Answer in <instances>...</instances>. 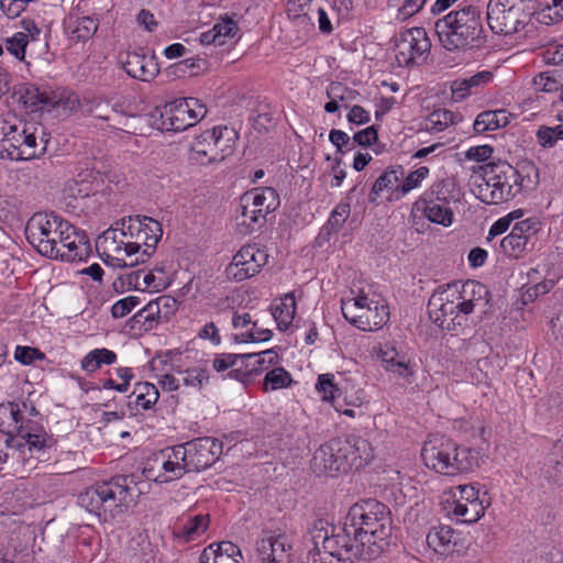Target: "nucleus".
<instances>
[{"mask_svg": "<svg viewBox=\"0 0 563 563\" xmlns=\"http://www.w3.org/2000/svg\"><path fill=\"white\" fill-rule=\"evenodd\" d=\"M344 531L347 536L353 534L362 552L367 547V554L376 556L384 551L391 536L390 510L376 499L354 504L347 512Z\"/></svg>", "mask_w": 563, "mask_h": 563, "instance_id": "2", "label": "nucleus"}, {"mask_svg": "<svg viewBox=\"0 0 563 563\" xmlns=\"http://www.w3.org/2000/svg\"><path fill=\"white\" fill-rule=\"evenodd\" d=\"M141 492L133 476L118 475L87 488L79 495V504L104 521L114 519L136 504Z\"/></svg>", "mask_w": 563, "mask_h": 563, "instance_id": "5", "label": "nucleus"}, {"mask_svg": "<svg viewBox=\"0 0 563 563\" xmlns=\"http://www.w3.org/2000/svg\"><path fill=\"white\" fill-rule=\"evenodd\" d=\"M0 415H9L13 422V429L8 433L16 432L18 437L22 434L31 424H23V413L19 405L9 402L8 405L0 406Z\"/></svg>", "mask_w": 563, "mask_h": 563, "instance_id": "47", "label": "nucleus"}, {"mask_svg": "<svg viewBox=\"0 0 563 563\" xmlns=\"http://www.w3.org/2000/svg\"><path fill=\"white\" fill-rule=\"evenodd\" d=\"M482 169L484 183L477 189L481 200L487 205L508 201L537 184L538 170L532 164H525L517 169L505 161H498L486 164Z\"/></svg>", "mask_w": 563, "mask_h": 563, "instance_id": "3", "label": "nucleus"}, {"mask_svg": "<svg viewBox=\"0 0 563 563\" xmlns=\"http://www.w3.org/2000/svg\"><path fill=\"white\" fill-rule=\"evenodd\" d=\"M429 168L426 166L419 167L411 172L401 184L397 187V199L407 195L410 190L417 188L421 181L428 176Z\"/></svg>", "mask_w": 563, "mask_h": 563, "instance_id": "44", "label": "nucleus"}, {"mask_svg": "<svg viewBox=\"0 0 563 563\" xmlns=\"http://www.w3.org/2000/svg\"><path fill=\"white\" fill-rule=\"evenodd\" d=\"M241 362L250 363L249 369L251 374L257 375L263 369L278 362V354L273 350H266L260 353H244L241 354Z\"/></svg>", "mask_w": 563, "mask_h": 563, "instance_id": "32", "label": "nucleus"}, {"mask_svg": "<svg viewBox=\"0 0 563 563\" xmlns=\"http://www.w3.org/2000/svg\"><path fill=\"white\" fill-rule=\"evenodd\" d=\"M279 206V196L272 187L254 188L240 197L236 211V225L242 234L262 229L268 213Z\"/></svg>", "mask_w": 563, "mask_h": 563, "instance_id": "8", "label": "nucleus"}, {"mask_svg": "<svg viewBox=\"0 0 563 563\" xmlns=\"http://www.w3.org/2000/svg\"><path fill=\"white\" fill-rule=\"evenodd\" d=\"M20 101L32 111L55 108L58 101L51 98L47 93L40 91V89L32 85L25 84L18 90Z\"/></svg>", "mask_w": 563, "mask_h": 563, "instance_id": "26", "label": "nucleus"}, {"mask_svg": "<svg viewBox=\"0 0 563 563\" xmlns=\"http://www.w3.org/2000/svg\"><path fill=\"white\" fill-rule=\"evenodd\" d=\"M31 0H0V5L5 15L14 19L21 14Z\"/></svg>", "mask_w": 563, "mask_h": 563, "instance_id": "63", "label": "nucleus"}, {"mask_svg": "<svg viewBox=\"0 0 563 563\" xmlns=\"http://www.w3.org/2000/svg\"><path fill=\"white\" fill-rule=\"evenodd\" d=\"M209 380V374L207 369L203 368H189L185 372V376L183 382L187 386L201 388Z\"/></svg>", "mask_w": 563, "mask_h": 563, "instance_id": "55", "label": "nucleus"}, {"mask_svg": "<svg viewBox=\"0 0 563 563\" xmlns=\"http://www.w3.org/2000/svg\"><path fill=\"white\" fill-rule=\"evenodd\" d=\"M273 335V332L268 329L260 328L256 324V328L253 327L250 331L241 334L234 335V341L238 343H249V342H266Z\"/></svg>", "mask_w": 563, "mask_h": 563, "instance_id": "53", "label": "nucleus"}, {"mask_svg": "<svg viewBox=\"0 0 563 563\" xmlns=\"http://www.w3.org/2000/svg\"><path fill=\"white\" fill-rule=\"evenodd\" d=\"M427 543L437 553L446 555L454 551L456 533L449 526L434 527L427 534Z\"/></svg>", "mask_w": 563, "mask_h": 563, "instance_id": "27", "label": "nucleus"}, {"mask_svg": "<svg viewBox=\"0 0 563 563\" xmlns=\"http://www.w3.org/2000/svg\"><path fill=\"white\" fill-rule=\"evenodd\" d=\"M427 0H406L398 10L397 19L405 21L412 16L423 8Z\"/></svg>", "mask_w": 563, "mask_h": 563, "instance_id": "64", "label": "nucleus"}, {"mask_svg": "<svg viewBox=\"0 0 563 563\" xmlns=\"http://www.w3.org/2000/svg\"><path fill=\"white\" fill-rule=\"evenodd\" d=\"M209 515L200 514L188 517L185 522L177 525L173 536L184 542H190L200 537L209 528Z\"/></svg>", "mask_w": 563, "mask_h": 563, "instance_id": "29", "label": "nucleus"}, {"mask_svg": "<svg viewBox=\"0 0 563 563\" xmlns=\"http://www.w3.org/2000/svg\"><path fill=\"white\" fill-rule=\"evenodd\" d=\"M421 457L427 467L450 476L467 472L475 464L471 449L460 446L442 434H432L424 442Z\"/></svg>", "mask_w": 563, "mask_h": 563, "instance_id": "7", "label": "nucleus"}, {"mask_svg": "<svg viewBox=\"0 0 563 563\" xmlns=\"http://www.w3.org/2000/svg\"><path fill=\"white\" fill-rule=\"evenodd\" d=\"M292 383L290 374L283 367L269 371L264 378L263 389L265 391L288 387Z\"/></svg>", "mask_w": 563, "mask_h": 563, "instance_id": "39", "label": "nucleus"}, {"mask_svg": "<svg viewBox=\"0 0 563 563\" xmlns=\"http://www.w3.org/2000/svg\"><path fill=\"white\" fill-rule=\"evenodd\" d=\"M453 196L450 195V190L442 183L435 184L432 186L430 191H428L424 197L420 200V202H426L430 205H441L443 207H451V201H453Z\"/></svg>", "mask_w": 563, "mask_h": 563, "instance_id": "42", "label": "nucleus"}, {"mask_svg": "<svg viewBox=\"0 0 563 563\" xmlns=\"http://www.w3.org/2000/svg\"><path fill=\"white\" fill-rule=\"evenodd\" d=\"M288 550H290V545L287 544L284 536L263 538L257 543V551L263 563H288Z\"/></svg>", "mask_w": 563, "mask_h": 563, "instance_id": "25", "label": "nucleus"}, {"mask_svg": "<svg viewBox=\"0 0 563 563\" xmlns=\"http://www.w3.org/2000/svg\"><path fill=\"white\" fill-rule=\"evenodd\" d=\"M9 132V139H7L5 144V157L12 161H16L14 158V153H21L23 146V135L26 133V122H23L15 117L11 118V124H2V130Z\"/></svg>", "mask_w": 563, "mask_h": 563, "instance_id": "30", "label": "nucleus"}, {"mask_svg": "<svg viewBox=\"0 0 563 563\" xmlns=\"http://www.w3.org/2000/svg\"><path fill=\"white\" fill-rule=\"evenodd\" d=\"M456 286V299L460 306V313L468 316L476 309L486 312V308L489 305V290L488 288L473 279H467Z\"/></svg>", "mask_w": 563, "mask_h": 563, "instance_id": "18", "label": "nucleus"}, {"mask_svg": "<svg viewBox=\"0 0 563 563\" xmlns=\"http://www.w3.org/2000/svg\"><path fill=\"white\" fill-rule=\"evenodd\" d=\"M164 280L156 282V276L153 272L144 274L143 271H137L129 275V285H134L137 289L141 288V286H144V288H154L158 290L161 286H164Z\"/></svg>", "mask_w": 563, "mask_h": 563, "instance_id": "51", "label": "nucleus"}, {"mask_svg": "<svg viewBox=\"0 0 563 563\" xmlns=\"http://www.w3.org/2000/svg\"><path fill=\"white\" fill-rule=\"evenodd\" d=\"M7 49L16 59L23 60L25 56V48L29 43L27 34L23 32L15 33L12 37L7 40Z\"/></svg>", "mask_w": 563, "mask_h": 563, "instance_id": "52", "label": "nucleus"}, {"mask_svg": "<svg viewBox=\"0 0 563 563\" xmlns=\"http://www.w3.org/2000/svg\"><path fill=\"white\" fill-rule=\"evenodd\" d=\"M431 41L423 27H411L395 37V57L400 67H409L426 60L430 54Z\"/></svg>", "mask_w": 563, "mask_h": 563, "instance_id": "13", "label": "nucleus"}, {"mask_svg": "<svg viewBox=\"0 0 563 563\" xmlns=\"http://www.w3.org/2000/svg\"><path fill=\"white\" fill-rule=\"evenodd\" d=\"M140 299L135 296H129L117 301L111 308L113 318L119 319L129 314L137 305Z\"/></svg>", "mask_w": 563, "mask_h": 563, "instance_id": "54", "label": "nucleus"}, {"mask_svg": "<svg viewBox=\"0 0 563 563\" xmlns=\"http://www.w3.org/2000/svg\"><path fill=\"white\" fill-rule=\"evenodd\" d=\"M325 93L329 99L339 102L354 101L360 96L357 90L349 88L340 81H331Z\"/></svg>", "mask_w": 563, "mask_h": 563, "instance_id": "45", "label": "nucleus"}, {"mask_svg": "<svg viewBox=\"0 0 563 563\" xmlns=\"http://www.w3.org/2000/svg\"><path fill=\"white\" fill-rule=\"evenodd\" d=\"M200 563H240L239 560L223 556L214 551V544L207 547L199 558Z\"/></svg>", "mask_w": 563, "mask_h": 563, "instance_id": "60", "label": "nucleus"}, {"mask_svg": "<svg viewBox=\"0 0 563 563\" xmlns=\"http://www.w3.org/2000/svg\"><path fill=\"white\" fill-rule=\"evenodd\" d=\"M89 112L95 118L110 121V100L104 98H95L90 103Z\"/></svg>", "mask_w": 563, "mask_h": 563, "instance_id": "59", "label": "nucleus"}, {"mask_svg": "<svg viewBox=\"0 0 563 563\" xmlns=\"http://www.w3.org/2000/svg\"><path fill=\"white\" fill-rule=\"evenodd\" d=\"M121 64L125 73L142 81H150L158 74L157 64L152 57H147L143 49L126 52L121 55Z\"/></svg>", "mask_w": 563, "mask_h": 563, "instance_id": "20", "label": "nucleus"}, {"mask_svg": "<svg viewBox=\"0 0 563 563\" xmlns=\"http://www.w3.org/2000/svg\"><path fill=\"white\" fill-rule=\"evenodd\" d=\"M511 118H514V114L505 109L483 111L477 114L473 128L476 133L495 131L507 126Z\"/></svg>", "mask_w": 563, "mask_h": 563, "instance_id": "28", "label": "nucleus"}, {"mask_svg": "<svg viewBox=\"0 0 563 563\" xmlns=\"http://www.w3.org/2000/svg\"><path fill=\"white\" fill-rule=\"evenodd\" d=\"M378 140V132L375 125H371L356 132L353 136V143L360 146H369Z\"/></svg>", "mask_w": 563, "mask_h": 563, "instance_id": "61", "label": "nucleus"}, {"mask_svg": "<svg viewBox=\"0 0 563 563\" xmlns=\"http://www.w3.org/2000/svg\"><path fill=\"white\" fill-rule=\"evenodd\" d=\"M540 230V222L536 219L529 218L517 222L511 232L500 241V250L504 255L510 258H521L523 255L533 249L531 239Z\"/></svg>", "mask_w": 563, "mask_h": 563, "instance_id": "15", "label": "nucleus"}, {"mask_svg": "<svg viewBox=\"0 0 563 563\" xmlns=\"http://www.w3.org/2000/svg\"><path fill=\"white\" fill-rule=\"evenodd\" d=\"M70 230V223L55 212H36L25 225L27 242L43 256L57 260L58 240Z\"/></svg>", "mask_w": 563, "mask_h": 563, "instance_id": "9", "label": "nucleus"}, {"mask_svg": "<svg viewBox=\"0 0 563 563\" xmlns=\"http://www.w3.org/2000/svg\"><path fill=\"white\" fill-rule=\"evenodd\" d=\"M432 129L443 131L449 125L457 123L460 120L459 114L448 109H437L432 111L428 118Z\"/></svg>", "mask_w": 563, "mask_h": 563, "instance_id": "43", "label": "nucleus"}, {"mask_svg": "<svg viewBox=\"0 0 563 563\" xmlns=\"http://www.w3.org/2000/svg\"><path fill=\"white\" fill-rule=\"evenodd\" d=\"M434 29L448 51L481 48L486 43L481 11L475 5L451 11L435 22Z\"/></svg>", "mask_w": 563, "mask_h": 563, "instance_id": "6", "label": "nucleus"}, {"mask_svg": "<svg viewBox=\"0 0 563 563\" xmlns=\"http://www.w3.org/2000/svg\"><path fill=\"white\" fill-rule=\"evenodd\" d=\"M162 467L164 470V474L159 475L156 478V482H159V483H168V482L178 479V478L183 477L184 474L191 472V471L187 470L186 464L178 465V462L169 461V460H166L163 463Z\"/></svg>", "mask_w": 563, "mask_h": 563, "instance_id": "50", "label": "nucleus"}, {"mask_svg": "<svg viewBox=\"0 0 563 563\" xmlns=\"http://www.w3.org/2000/svg\"><path fill=\"white\" fill-rule=\"evenodd\" d=\"M494 78L490 70H482L468 78H457L451 84V97L454 102H461L468 96L477 93Z\"/></svg>", "mask_w": 563, "mask_h": 563, "instance_id": "22", "label": "nucleus"}, {"mask_svg": "<svg viewBox=\"0 0 563 563\" xmlns=\"http://www.w3.org/2000/svg\"><path fill=\"white\" fill-rule=\"evenodd\" d=\"M69 38L75 42H86L97 32L98 24L90 16L78 18L74 25L69 24Z\"/></svg>", "mask_w": 563, "mask_h": 563, "instance_id": "34", "label": "nucleus"}, {"mask_svg": "<svg viewBox=\"0 0 563 563\" xmlns=\"http://www.w3.org/2000/svg\"><path fill=\"white\" fill-rule=\"evenodd\" d=\"M32 126L26 123V133L23 135V146L21 153H14L13 156L16 161L31 159L42 155L45 152V145L38 147L36 142L35 132L31 131Z\"/></svg>", "mask_w": 563, "mask_h": 563, "instance_id": "38", "label": "nucleus"}, {"mask_svg": "<svg viewBox=\"0 0 563 563\" xmlns=\"http://www.w3.org/2000/svg\"><path fill=\"white\" fill-rule=\"evenodd\" d=\"M267 261V253L256 244L244 245L227 266V277L235 282L251 278L261 272Z\"/></svg>", "mask_w": 563, "mask_h": 563, "instance_id": "14", "label": "nucleus"}, {"mask_svg": "<svg viewBox=\"0 0 563 563\" xmlns=\"http://www.w3.org/2000/svg\"><path fill=\"white\" fill-rule=\"evenodd\" d=\"M456 286L457 283H453L439 287L428 301L430 320L441 329L452 332L463 325L456 299Z\"/></svg>", "mask_w": 563, "mask_h": 563, "instance_id": "12", "label": "nucleus"}, {"mask_svg": "<svg viewBox=\"0 0 563 563\" xmlns=\"http://www.w3.org/2000/svg\"><path fill=\"white\" fill-rule=\"evenodd\" d=\"M162 224L151 217L140 216L128 220L122 219L121 228H110L98 238V244L103 251L122 254L128 257L137 255L130 262V267L145 263L156 250L162 239Z\"/></svg>", "mask_w": 563, "mask_h": 563, "instance_id": "1", "label": "nucleus"}, {"mask_svg": "<svg viewBox=\"0 0 563 563\" xmlns=\"http://www.w3.org/2000/svg\"><path fill=\"white\" fill-rule=\"evenodd\" d=\"M172 102L165 103L162 107H155L150 113H147L146 120L147 123L154 129L161 131H167V128H164L167 123L173 122V110Z\"/></svg>", "mask_w": 563, "mask_h": 563, "instance_id": "40", "label": "nucleus"}, {"mask_svg": "<svg viewBox=\"0 0 563 563\" xmlns=\"http://www.w3.org/2000/svg\"><path fill=\"white\" fill-rule=\"evenodd\" d=\"M170 109L173 110V122L164 126L167 128V131L178 132L195 125V121L191 120L189 114L188 102H186L185 98L172 101Z\"/></svg>", "mask_w": 563, "mask_h": 563, "instance_id": "31", "label": "nucleus"}, {"mask_svg": "<svg viewBox=\"0 0 563 563\" xmlns=\"http://www.w3.org/2000/svg\"><path fill=\"white\" fill-rule=\"evenodd\" d=\"M377 356L384 364L386 371L396 374L401 378H409L413 375V365L406 361L405 355H400L396 346L390 343L380 345Z\"/></svg>", "mask_w": 563, "mask_h": 563, "instance_id": "24", "label": "nucleus"}, {"mask_svg": "<svg viewBox=\"0 0 563 563\" xmlns=\"http://www.w3.org/2000/svg\"><path fill=\"white\" fill-rule=\"evenodd\" d=\"M373 459L367 440L357 435L344 439L333 438L316 450L311 460V470L318 476H336L347 473L353 467L360 468Z\"/></svg>", "mask_w": 563, "mask_h": 563, "instance_id": "4", "label": "nucleus"}, {"mask_svg": "<svg viewBox=\"0 0 563 563\" xmlns=\"http://www.w3.org/2000/svg\"><path fill=\"white\" fill-rule=\"evenodd\" d=\"M420 203V201L418 202ZM423 214L433 223L449 227L453 222V210L451 207H443L441 205H430L421 202Z\"/></svg>", "mask_w": 563, "mask_h": 563, "instance_id": "36", "label": "nucleus"}, {"mask_svg": "<svg viewBox=\"0 0 563 563\" xmlns=\"http://www.w3.org/2000/svg\"><path fill=\"white\" fill-rule=\"evenodd\" d=\"M44 357V353L31 346H16L14 352V358L23 365H30L35 360H43Z\"/></svg>", "mask_w": 563, "mask_h": 563, "instance_id": "56", "label": "nucleus"}, {"mask_svg": "<svg viewBox=\"0 0 563 563\" xmlns=\"http://www.w3.org/2000/svg\"><path fill=\"white\" fill-rule=\"evenodd\" d=\"M57 260L75 262L86 261L91 253V245L87 235L78 231L71 223L70 230L58 240Z\"/></svg>", "mask_w": 563, "mask_h": 563, "instance_id": "19", "label": "nucleus"}, {"mask_svg": "<svg viewBox=\"0 0 563 563\" xmlns=\"http://www.w3.org/2000/svg\"><path fill=\"white\" fill-rule=\"evenodd\" d=\"M538 20L547 25L563 20V0H543Z\"/></svg>", "mask_w": 563, "mask_h": 563, "instance_id": "37", "label": "nucleus"}, {"mask_svg": "<svg viewBox=\"0 0 563 563\" xmlns=\"http://www.w3.org/2000/svg\"><path fill=\"white\" fill-rule=\"evenodd\" d=\"M530 13L519 8L487 4V22L490 30L500 35L515 34L528 24Z\"/></svg>", "mask_w": 563, "mask_h": 563, "instance_id": "16", "label": "nucleus"}, {"mask_svg": "<svg viewBox=\"0 0 563 563\" xmlns=\"http://www.w3.org/2000/svg\"><path fill=\"white\" fill-rule=\"evenodd\" d=\"M132 395L135 396L134 405L144 410L150 409L158 400L159 393L155 385L144 382L137 383Z\"/></svg>", "mask_w": 563, "mask_h": 563, "instance_id": "35", "label": "nucleus"}, {"mask_svg": "<svg viewBox=\"0 0 563 563\" xmlns=\"http://www.w3.org/2000/svg\"><path fill=\"white\" fill-rule=\"evenodd\" d=\"M404 174V168L400 165L387 167L375 180L368 195V201L371 203H377L378 198L384 191L389 194V200L394 197L397 199V187L399 186V180Z\"/></svg>", "mask_w": 563, "mask_h": 563, "instance_id": "23", "label": "nucleus"}, {"mask_svg": "<svg viewBox=\"0 0 563 563\" xmlns=\"http://www.w3.org/2000/svg\"><path fill=\"white\" fill-rule=\"evenodd\" d=\"M163 311L159 309V306L156 305V299L150 301L143 309H141L133 319L136 322H141V319L144 320V322H153L158 321L163 318Z\"/></svg>", "mask_w": 563, "mask_h": 563, "instance_id": "57", "label": "nucleus"}, {"mask_svg": "<svg viewBox=\"0 0 563 563\" xmlns=\"http://www.w3.org/2000/svg\"><path fill=\"white\" fill-rule=\"evenodd\" d=\"M235 139V131L228 126L207 130L191 143V158L200 164L222 162L233 153Z\"/></svg>", "mask_w": 563, "mask_h": 563, "instance_id": "10", "label": "nucleus"}, {"mask_svg": "<svg viewBox=\"0 0 563 563\" xmlns=\"http://www.w3.org/2000/svg\"><path fill=\"white\" fill-rule=\"evenodd\" d=\"M333 374H321L318 377L316 389L322 395V399L325 401L334 400L341 395V390L333 382Z\"/></svg>", "mask_w": 563, "mask_h": 563, "instance_id": "46", "label": "nucleus"}, {"mask_svg": "<svg viewBox=\"0 0 563 563\" xmlns=\"http://www.w3.org/2000/svg\"><path fill=\"white\" fill-rule=\"evenodd\" d=\"M350 212V203L342 202L338 205L335 209L331 212L327 224L323 227V230L327 231L328 234L339 232L344 222L346 221V219L349 218Z\"/></svg>", "mask_w": 563, "mask_h": 563, "instance_id": "41", "label": "nucleus"}, {"mask_svg": "<svg viewBox=\"0 0 563 563\" xmlns=\"http://www.w3.org/2000/svg\"><path fill=\"white\" fill-rule=\"evenodd\" d=\"M117 361V354L106 347L90 351L81 360V368L87 373H93L102 365H111Z\"/></svg>", "mask_w": 563, "mask_h": 563, "instance_id": "33", "label": "nucleus"}, {"mask_svg": "<svg viewBox=\"0 0 563 563\" xmlns=\"http://www.w3.org/2000/svg\"><path fill=\"white\" fill-rule=\"evenodd\" d=\"M558 70L545 71L533 78V85L544 92H553L561 89Z\"/></svg>", "mask_w": 563, "mask_h": 563, "instance_id": "48", "label": "nucleus"}, {"mask_svg": "<svg viewBox=\"0 0 563 563\" xmlns=\"http://www.w3.org/2000/svg\"><path fill=\"white\" fill-rule=\"evenodd\" d=\"M241 361V354L235 353H221L217 354L212 366L217 372H224L230 367H234L238 365V362Z\"/></svg>", "mask_w": 563, "mask_h": 563, "instance_id": "58", "label": "nucleus"}, {"mask_svg": "<svg viewBox=\"0 0 563 563\" xmlns=\"http://www.w3.org/2000/svg\"><path fill=\"white\" fill-rule=\"evenodd\" d=\"M286 300H289L290 303L283 302L280 306H277L274 311L272 312V316L278 323V327L280 328L282 324L287 327L295 314V297L292 294L287 295Z\"/></svg>", "mask_w": 563, "mask_h": 563, "instance_id": "49", "label": "nucleus"}, {"mask_svg": "<svg viewBox=\"0 0 563 563\" xmlns=\"http://www.w3.org/2000/svg\"><path fill=\"white\" fill-rule=\"evenodd\" d=\"M177 67L183 73L188 71L189 76H197L207 68V60L203 58H186Z\"/></svg>", "mask_w": 563, "mask_h": 563, "instance_id": "62", "label": "nucleus"}, {"mask_svg": "<svg viewBox=\"0 0 563 563\" xmlns=\"http://www.w3.org/2000/svg\"><path fill=\"white\" fill-rule=\"evenodd\" d=\"M341 310L351 324L363 331H376L389 320L388 306L368 300L366 296L342 300Z\"/></svg>", "mask_w": 563, "mask_h": 563, "instance_id": "11", "label": "nucleus"}, {"mask_svg": "<svg viewBox=\"0 0 563 563\" xmlns=\"http://www.w3.org/2000/svg\"><path fill=\"white\" fill-rule=\"evenodd\" d=\"M23 442L19 443L18 446L20 450H24L25 448L31 453H37V459L48 460L51 456L48 455L51 450H55L56 440L53 435L47 434L42 428L35 430L32 426H30L22 434L19 435Z\"/></svg>", "mask_w": 563, "mask_h": 563, "instance_id": "21", "label": "nucleus"}, {"mask_svg": "<svg viewBox=\"0 0 563 563\" xmlns=\"http://www.w3.org/2000/svg\"><path fill=\"white\" fill-rule=\"evenodd\" d=\"M189 463L187 470L200 472L212 466L222 454V442L212 437H201L186 442Z\"/></svg>", "mask_w": 563, "mask_h": 563, "instance_id": "17", "label": "nucleus"}]
</instances>
